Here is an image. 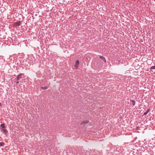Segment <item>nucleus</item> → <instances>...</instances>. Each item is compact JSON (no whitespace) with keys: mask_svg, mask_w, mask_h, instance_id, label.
Listing matches in <instances>:
<instances>
[{"mask_svg":"<svg viewBox=\"0 0 155 155\" xmlns=\"http://www.w3.org/2000/svg\"><path fill=\"white\" fill-rule=\"evenodd\" d=\"M24 77V74L20 73L16 77V79L17 81L19 80L21 78H23Z\"/></svg>","mask_w":155,"mask_h":155,"instance_id":"obj_1","label":"nucleus"},{"mask_svg":"<svg viewBox=\"0 0 155 155\" xmlns=\"http://www.w3.org/2000/svg\"><path fill=\"white\" fill-rule=\"evenodd\" d=\"M79 63V61L78 60H77L76 61L74 66V67L76 69L78 68Z\"/></svg>","mask_w":155,"mask_h":155,"instance_id":"obj_2","label":"nucleus"},{"mask_svg":"<svg viewBox=\"0 0 155 155\" xmlns=\"http://www.w3.org/2000/svg\"><path fill=\"white\" fill-rule=\"evenodd\" d=\"M99 58L101 59H102V61H103L105 63L106 62V60L104 57L102 56H100Z\"/></svg>","mask_w":155,"mask_h":155,"instance_id":"obj_3","label":"nucleus"},{"mask_svg":"<svg viewBox=\"0 0 155 155\" xmlns=\"http://www.w3.org/2000/svg\"><path fill=\"white\" fill-rule=\"evenodd\" d=\"M21 21H17L15 23V24L16 25H17L18 26L21 25Z\"/></svg>","mask_w":155,"mask_h":155,"instance_id":"obj_4","label":"nucleus"},{"mask_svg":"<svg viewBox=\"0 0 155 155\" xmlns=\"http://www.w3.org/2000/svg\"><path fill=\"white\" fill-rule=\"evenodd\" d=\"M2 130L6 134L8 133V131L6 129H2Z\"/></svg>","mask_w":155,"mask_h":155,"instance_id":"obj_5","label":"nucleus"},{"mask_svg":"<svg viewBox=\"0 0 155 155\" xmlns=\"http://www.w3.org/2000/svg\"><path fill=\"white\" fill-rule=\"evenodd\" d=\"M89 122V121L88 120H84L81 122V124H87Z\"/></svg>","mask_w":155,"mask_h":155,"instance_id":"obj_6","label":"nucleus"},{"mask_svg":"<svg viewBox=\"0 0 155 155\" xmlns=\"http://www.w3.org/2000/svg\"><path fill=\"white\" fill-rule=\"evenodd\" d=\"M0 127H1L2 129H5V126L4 124H1L0 125Z\"/></svg>","mask_w":155,"mask_h":155,"instance_id":"obj_7","label":"nucleus"},{"mask_svg":"<svg viewBox=\"0 0 155 155\" xmlns=\"http://www.w3.org/2000/svg\"><path fill=\"white\" fill-rule=\"evenodd\" d=\"M150 111V110L149 109H148L143 114V115H146Z\"/></svg>","mask_w":155,"mask_h":155,"instance_id":"obj_8","label":"nucleus"},{"mask_svg":"<svg viewBox=\"0 0 155 155\" xmlns=\"http://www.w3.org/2000/svg\"><path fill=\"white\" fill-rule=\"evenodd\" d=\"M130 101L131 103V104L133 106H134L135 105V101L133 100H131Z\"/></svg>","mask_w":155,"mask_h":155,"instance_id":"obj_9","label":"nucleus"},{"mask_svg":"<svg viewBox=\"0 0 155 155\" xmlns=\"http://www.w3.org/2000/svg\"><path fill=\"white\" fill-rule=\"evenodd\" d=\"M5 145V143L3 142L0 143V146H3Z\"/></svg>","mask_w":155,"mask_h":155,"instance_id":"obj_10","label":"nucleus"},{"mask_svg":"<svg viewBox=\"0 0 155 155\" xmlns=\"http://www.w3.org/2000/svg\"><path fill=\"white\" fill-rule=\"evenodd\" d=\"M41 88L42 89L46 90L48 88L47 87L45 86L44 87H41Z\"/></svg>","mask_w":155,"mask_h":155,"instance_id":"obj_11","label":"nucleus"},{"mask_svg":"<svg viewBox=\"0 0 155 155\" xmlns=\"http://www.w3.org/2000/svg\"><path fill=\"white\" fill-rule=\"evenodd\" d=\"M155 69V66H153L151 67L150 68V69Z\"/></svg>","mask_w":155,"mask_h":155,"instance_id":"obj_12","label":"nucleus"},{"mask_svg":"<svg viewBox=\"0 0 155 155\" xmlns=\"http://www.w3.org/2000/svg\"><path fill=\"white\" fill-rule=\"evenodd\" d=\"M19 81H17L16 82V84H18V83H19Z\"/></svg>","mask_w":155,"mask_h":155,"instance_id":"obj_13","label":"nucleus"},{"mask_svg":"<svg viewBox=\"0 0 155 155\" xmlns=\"http://www.w3.org/2000/svg\"><path fill=\"white\" fill-rule=\"evenodd\" d=\"M2 104L1 103H0V107H1L2 106Z\"/></svg>","mask_w":155,"mask_h":155,"instance_id":"obj_14","label":"nucleus"}]
</instances>
